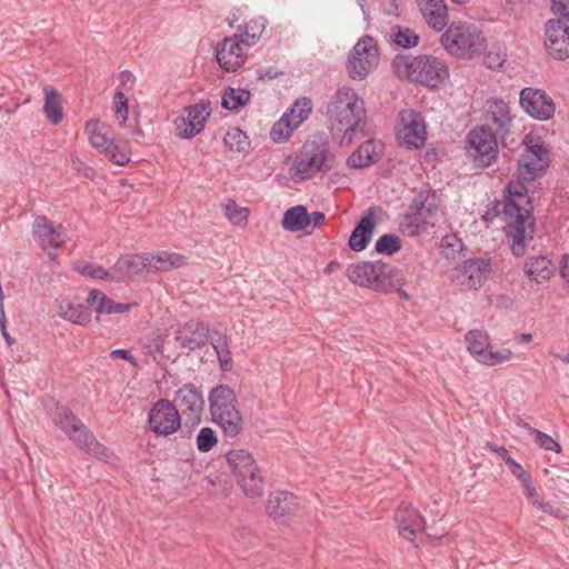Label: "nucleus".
Returning <instances> with one entry per match:
<instances>
[{
    "mask_svg": "<svg viewBox=\"0 0 569 569\" xmlns=\"http://www.w3.org/2000/svg\"><path fill=\"white\" fill-rule=\"evenodd\" d=\"M326 117L330 123L332 138L341 148L349 147L359 133H365L367 110L365 101L355 89L339 88L326 106Z\"/></svg>",
    "mask_w": 569,
    "mask_h": 569,
    "instance_id": "obj_1",
    "label": "nucleus"
},
{
    "mask_svg": "<svg viewBox=\"0 0 569 569\" xmlns=\"http://www.w3.org/2000/svg\"><path fill=\"white\" fill-rule=\"evenodd\" d=\"M518 177L517 181L507 184V194L503 197V211L506 216V234L510 249L515 256L521 257L526 253L529 242L533 238L535 219L532 207L528 198V189L525 182Z\"/></svg>",
    "mask_w": 569,
    "mask_h": 569,
    "instance_id": "obj_2",
    "label": "nucleus"
},
{
    "mask_svg": "<svg viewBox=\"0 0 569 569\" xmlns=\"http://www.w3.org/2000/svg\"><path fill=\"white\" fill-rule=\"evenodd\" d=\"M208 401L212 421L224 436L237 437L242 430L243 419L234 391L228 385H219L210 390Z\"/></svg>",
    "mask_w": 569,
    "mask_h": 569,
    "instance_id": "obj_3",
    "label": "nucleus"
},
{
    "mask_svg": "<svg viewBox=\"0 0 569 569\" xmlns=\"http://www.w3.org/2000/svg\"><path fill=\"white\" fill-rule=\"evenodd\" d=\"M347 277L355 284L385 293L396 290L401 281L393 266L381 262L352 263L347 268Z\"/></svg>",
    "mask_w": 569,
    "mask_h": 569,
    "instance_id": "obj_4",
    "label": "nucleus"
},
{
    "mask_svg": "<svg viewBox=\"0 0 569 569\" xmlns=\"http://www.w3.org/2000/svg\"><path fill=\"white\" fill-rule=\"evenodd\" d=\"M333 167V157L325 139L315 136L307 140L292 164V176L300 180L312 178L318 172L330 171Z\"/></svg>",
    "mask_w": 569,
    "mask_h": 569,
    "instance_id": "obj_5",
    "label": "nucleus"
},
{
    "mask_svg": "<svg viewBox=\"0 0 569 569\" xmlns=\"http://www.w3.org/2000/svg\"><path fill=\"white\" fill-rule=\"evenodd\" d=\"M52 419L56 426L63 431L77 447L101 460L107 461L110 458L108 449L98 442L84 423L77 418L68 407L57 406Z\"/></svg>",
    "mask_w": 569,
    "mask_h": 569,
    "instance_id": "obj_6",
    "label": "nucleus"
},
{
    "mask_svg": "<svg viewBox=\"0 0 569 569\" xmlns=\"http://www.w3.org/2000/svg\"><path fill=\"white\" fill-rule=\"evenodd\" d=\"M227 463L246 496L259 497L263 492V477L253 456L243 449H232L226 455Z\"/></svg>",
    "mask_w": 569,
    "mask_h": 569,
    "instance_id": "obj_7",
    "label": "nucleus"
},
{
    "mask_svg": "<svg viewBox=\"0 0 569 569\" xmlns=\"http://www.w3.org/2000/svg\"><path fill=\"white\" fill-rule=\"evenodd\" d=\"M442 47L457 58L479 56L486 48V39L476 27L452 23L440 38Z\"/></svg>",
    "mask_w": 569,
    "mask_h": 569,
    "instance_id": "obj_8",
    "label": "nucleus"
},
{
    "mask_svg": "<svg viewBox=\"0 0 569 569\" xmlns=\"http://www.w3.org/2000/svg\"><path fill=\"white\" fill-rule=\"evenodd\" d=\"M407 78L416 83L436 89L449 79L446 62L433 56H417L405 62Z\"/></svg>",
    "mask_w": 569,
    "mask_h": 569,
    "instance_id": "obj_9",
    "label": "nucleus"
},
{
    "mask_svg": "<svg viewBox=\"0 0 569 569\" xmlns=\"http://www.w3.org/2000/svg\"><path fill=\"white\" fill-rule=\"evenodd\" d=\"M84 131L90 144L102 152L111 162L124 166L130 161V153L126 146H119L110 136V128L99 119L86 122Z\"/></svg>",
    "mask_w": 569,
    "mask_h": 569,
    "instance_id": "obj_10",
    "label": "nucleus"
},
{
    "mask_svg": "<svg viewBox=\"0 0 569 569\" xmlns=\"http://www.w3.org/2000/svg\"><path fill=\"white\" fill-rule=\"evenodd\" d=\"M379 63V52L373 38L362 37L353 47L347 61V70L352 80H363Z\"/></svg>",
    "mask_w": 569,
    "mask_h": 569,
    "instance_id": "obj_11",
    "label": "nucleus"
},
{
    "mask_svg": "<svg viewBox=\"0 0 569 569\" xmlns=\"http://www.w3.org/2000/svg\"><path fill=\"white\" fill-rule=\"evenodd\" d=\"M311 111L312 101L310 98L301 97L297 99L272 126L270 130L271 140L277 143L287 141L293 131L308 119Z\"/></svg>",
    "mask_w": 569,
    "mask_h": 569,
    "instance_id": "obj_12",
    "label": "nucleus"
},
{
    "mask_svg": "<svg viewBox=\"0 0 569 569\" xmlns=\"http://www.w3.org/2000/svg\"><path fill=\"white\" fill-rule=\"evenodd\" d=\"M467 151L478 167H488L497 158L498 142L493 131L486 127H476L467 136Z\"/></svg>",
    "mask_w": 569,
    "mask_h": 569,
    "instance_id": "obj_13",
    "label": "nucleus"
},
{
    "mask_svg": "<svg viewBox=\"0 0 569 569\" xmlns=\"http://www.w3.org/2000/svg\"><path fill=\"white\" fill-rule=\"evenodd\" d=\"M400 123L396 134L399 143L408 149H420L427 140V126L423 116L413 110L406 109L399 112Z\"/></svg>",
    "mask_w": 569,
    "mask_h": 569,
    "instance_id": "obj_14",
    "label": "nucleus"
},
{
    "mask_svg": "<svg viewBox=\"0 0 569 569\" xmlns=\"http://www.w3.org/2000/svg\"><path fill=\"white\" fill-rule=\"evenodd\" d=\"M211 114V103L208 100L183 108L181 114L174 121L176 136L182 139H191L199 134Z\"/></svg>",
    "mask_w": 569,
    "mask_h": 569,
    "instance_id": "obj_15",
    "label": "nucleus"
},
{
    "mask_svg": "<svg viewBox=\"0 0 569 569\" xmlns=\"http://www.w3.org/2000/svg\"><path fill=\"white\" fill-rule=\"evenodd\" d=\"M150 430L159 437L176 433L181 427V418L177 406L167 399H159L148 413Z\"/></svg>",
    "mask_w": 569,
    "mask_h": 569,
    "instance_id": "obj_16",
    "label": "nucleus"
},
{
    "mask_svg": "<svg viewBox=\"0 0 569 569\" xmlns=\"http://www.w3.org/2000/svg\"><path fill=\"white\" fill-rule=\"evenodd\" d=\"M241 37V33H233L216 46L217 62L227 72H236L247 60V51L251 47Z\"/></svg>",
    "mask_w": 569,
    "mask_h": 569,
    "instance_id": "obj_17",
    "label": "nucleus"
},
{
    "mask_svg": "<svg viewBox=\"0 0 569 569\" xmlns=\"http://www.w3.org/2000/svg\"><path fill=\"white\" fill-rule=\"evenodd\" d=\"M519 103L526 113L539 121L549 120L556 111L552 99L545 90L538 88H523L520 91Z\"/></svg>",
    "mask_w": 569,
    "mask_h": 569,
    "instance_id": "obj_18",
    "label": "nucleus"
},
{
    "mask_svg": "<svg viewBox=\"0 0 569 569\" xmlns=\"http://www.w3.org/2000/svg\"><path fill=\"white\" fill-rule=\"evenodd\" d=\"M490 271V264L485 259H469L457 264L450 271V279L459 286L476 289L481 286Z\"/></svg>",
    "mask_w": 569,
    "mask_h": 569,
    "instance_id": "obj_19",
    "label": "nucleus"
},
{
    "mask_svg": "<svg viewBox=\"0 0 569 569\" xmlns=\"http://www.w3.org/2000/svg\"><path fill=\"white\" fill-rule=\"evenodd\" d=\"M34 240L43 249H58L67 239V230L61 223H56L43 216H38L32 224Z\"/></svg>",
    "mask_w": 569,
    "mask_h": 569,
    "instance_id": "obj_20",
    "label": "nucleus"
},
{
    "mask_svg": "<svg viewBox=\"0 0 569 569\" xmlns=\"http://www.w3.org/2000/svg\"><path fill=\"white\" fill-rule=\"evenodd\" d=\"M421 196L412 202L401 221L402 230L411 237L420 234L437 212V206L422 201Z\"/></svg>",
    "mask_w": 569,
    "mask_h": 569,
    "instance_id": "obj_21",
    "label": "nucleus"
},
{
    "mask_svg": "<svg viewBox=\"0 0 569 569\" xmlns=\"http://www.w3.org/2000/svg\"><path fill=\"white\" fill-rule=\"evenodd\" d=\"M548 163V150L542 144L527 146L518 163L517 177L522 180H535L547 169Z\"/></svg>",
    "mask_w": 569,
    "mask_h": 569,
    "instance_id": "obj_22",
    "label": "nucleus"
},
{
    "mask_svg": "<svg viewBox=\"0 0 569 569\" xmlns=\"http://www.w3.org/2000/svg\"><path fill=\"white\" fill-rule=\"evenodd\" d=\"M546 47L550 56L563 60L569 57V26L559 19L546 23Z\"/></svg>",
    "mask_w": 569,
    "mask_h": 569,
    "instance_id": "obj_23",
    "label": "nucleus"
},
{
    "mask_svg": "<svg viewBox=\"0 0 569 569\" xmlns=\"http://www.w3.org/2000/svg\"><path fill=\"white\" fill-rule=\"evenodd\" d=\"M396 521L399 533L411 542H415L418 536L423 535L425 520L410 503L402 502L399 506Z\"/></svg>",
    "mask_w": 569,
    "mask_h": 569,
    "instance_id": "obj_24",
    "label": "nucleus"
},
{
    "mask_svg": "<svg viewBox=\"0 0 569 569\" xmlns=\"http://www.w3.org/2000/svg\"><path fill=\"white\" fill-rule=\"evenodd\" d=\"M174 402L191 419L199 420L204 407L202 392L192 383L180 387L174 395Z\"/></svg>",
    "mask_w": 569,
    "mask_h": 569,
    "instance_id": "obj_25",
    "label": "nucleus"
},
{
    "mask_svg": "<svg viewBox=\"0 0 569 569\" xmlns=\"http://www.w3.org/2000/svg\"><path fill=\"white\" fill-rule=\"evenodd\" d=\"M416 2L429 28L440 32L447 27L449 16L445 0H416Z\"/></svg>",
    "mask_w": 569,
    "mask_h": 569,
    "instance_id": "obj_26",
    "label": "nucleus"
},
{
    "mask_svg": "<svg viewBox=\"0 0 569 569\" xmlns=\"http://www.w3.org/2000/svg\"><path fill=\"white\" fill-rule=\"evenodd\" d=\"M209 339V329L202 322L197 320L188 321L178 330L176 340L181 347L189 350H196L203 347Z\"/></svg>",
    "mask_w": 569,
    "mask_h": 569,
    "instance_id": "obj_27",
    "label": "nucleus"
},
{
    "mask_svg": "<svg viewBox=\"0 0 569 569\" xmlns=\"http://www.w3.org/2000/svg\"><path fill=\"white\" fill-rule=\"evenodd\" d=\"M148 253L126 254L120 257L112 267V271L122 278L132 279L143 272H150Z\"/></svg>",
    "mask_w": 569,
    "mask_h": 569,
    "instance_id": "obj_28",
    "label": "nucleus"
},
{
    "mask_svg": "<svg viewBox=\"0 0 569 569\" xmlns=\"http://www.w3.org/2000/svg\"><path fill=\"white\" fill-rule=\"evenodd\" d=\"M382 144L376 140H367L347 159V164L353 169L368 167L379 159Z\"/></svg>",
    "mask_w": 569,
    "mask_h": 569,
    "instance_id": "obj_29",
    "label": "nucleus"
},
{
    "mask_svg": "<svg viewBox=\"0 0 569 569\" xmlns=\"http://www.w3.org/2000/svg\"><path fill=\"white\" fill-rule=\"evenodd\" d=\"M87 301L90 306L94 307L97 315L124 313L132 307L131 303H119L111 300L106 293L98 289L90 290Z\"/></svg>",
    "mask_w": 569,
    "mask_h": 569,
    "instance_id": "obj_30",
    "label": "nucleus"
},
{
    "mask_svg": "<svg viewBox=\"0 0 569 569\" xmlns=\"http://www.w3.org/2000/svg\"><path fill=\"white\" fill-rule=\"evenodd\" d=\"M555 272V266L546 256L530 257L525 263V273L536 282H547Z\"/></svg>",
    "mask_w": 569,
    "mask_h": 569,
    "instance_id": "obj_31",
    "label": "nucleus"
},
{
    "mask_svg": "<svg viewBox=\"0 0 569 569\" xmlns=\"http://www.w3.org/2000/svg\"><path fill=\"white\" fill-rule=\"evenodd\" d=\"M487 120L497 126V130L506 133L511 122L509 104L502 99H491L487 102Z\"/></svg>",
    "mask_w": 569,
    "mask_h": 569,
    "instance_id": "obj_32",
    "label": "nucleus"
},
{
    "mask_svg": "<svg viewBox=\"0 0 569 569\" xmlns=\"http://www.w3.org/2000/svg\"><path fill=\"white\" fill-rule=\"evenodd\" d=\"M148 259L151 264L150 272H164L187 263V258L183 254L169 251L148 253Z\"/></svg>",
    "mask_w": 569,
    "mask_h": 569,
    "instance_id": "obj_33",
    "label": "nucleus"
},
{
    "mask_svg": "<svg viewBox=\"0 0 569 569\" xmlns=\"http://www.w3.org/2000/svg\"><path fill=\"white\" fill-rule=\"evenodd\" d=\"M373 229V218L370 214L365 216L352 231L349 238V247L353 251L365 250L371 240Z\"/></svg>",
    "mask_w": 569,
    "mask_h": 569,
    "instance_id": "obj_34",
    "label": "nucleus"
},
{
    "mask_svg": "<svg viewBox=\"0 0 569 569\" xmlns=\"http://www.w3.org/2000/svg\"><path fill=\"white\" fill-rule=\"evenodd\" d=\"M468 352L479 362L490 347V336L481 329L469 330L465 335Z\"/></svg>",
    "mask_w": 569,
    "mask_h": 569,
    "instance_id": "obj_35",
    "label": "nucleus"
},
{
    "mask_svg": "<svg viewBox=\"0 0 569 569\" xmlns=\"http://www.w3.org/2000/svg\"><path fill=\"white\" fill-rule=\"evenodd\" d=\"M308 211L303 206H295L283 213L282 228L287 231L298 232L308 230Z\"/></svg>",
    "mask_w": 569,
    "mask_h": 569,
    "instance_id": "obj_36",
    "label": "nucleus"
},
{
    "mask_svg": "<svg viewBox=\"0 0 569 569\" xmlns=\"http://www.w3.org/2000/svg\"><path fill=\"white\" fill-rule=\"evenodd\" d=\"M293 499L295 497L290 492L279 491L271 493L267 503L268 513L274 519L284 517L291 511Z\"/></svg>",
    "mask_w": 569,
    "mask_h": 569,
    "instance_id": "obj_37",
    "label": "nucleus"
},
{
    "mask_svg": "<svg viewBox=\"0 0 569 569\" xmlns=\"http://www.w3.org/2000/svg\"><path fill=\"white\" fill-rule=\"evenodd\" d=\"M250 99L251 92L248 89L228 87L222 93L221 106L223 109L238 111L247 106Z\"/></svg>",
    "mask_w": 569,
    "mask_h": 569,
    "instance_id": "obj_38",
    "label": "nucleus"
},
{
    "mask_svg": "<svg viewBox=\"0 0 569 569\" xmlns=\"http://www.w3.org/2000/svg\"><path fill=\"white\" fill-rule=\"evenodd\" d=\"M267 27V20L262 17L252 18L246 21L243 24L237 27L234 33H241L242 39L247 44L253 47L261 38Z\"/></svg>",
    "mask_w": 569,
    "mask_h": 569,
    "instance_id": "obj_39",
    "label": "nucleus"
},
{
    "mask_svg": "<svg viewBox=\"0 0 569 569\" xmlns=\"http://www.w3.org/2000/svg\"><path fill=\"white\" fill-rule=\"evenodd\" d=\"M43 112L52 124L60 123L63 118L59 93L53 87L44 88Z\"/></svg>",
    "mask_w": 569,
    "mask_h": 569,
    "instance_id": "obj_40",
    "label": "nucleus"
},
{
    "mask_svg": "<svg viewBox=\"0 0 569 569\" xmlns=\"http://www.w3.org/2000/svg\"><path fill=\"white\" fill-rule=\"evenodd\" d=\"M59 315L66 320L80 326H86L91 320V315L88 311V308L81 303H61Z\"/></svg>",
    "mask_w": 569,
    "mask_h": 569,
    "instance_id": "obj_41",
    "label": "nucleus"
},
{
    "mask_svg": "<svg viewBox=\"0 0 569 569\" xmlns=\"http://www.w3.org/2000/svg\"><path fill=\"white\" fill-rule=\"evenodd\" d=\"M211 346L217 353L220 369L224 372L230 371L233 367V361L228 347L227 337L221 333H214L211 337Z\"/></svg>",
    "mask_w": 569,
    "mask_h": 569,
    "instance_id": "obj_42",
    "label": "nucleus"
},
{
    "mask_svg": "<svg viewBox=\"0 0 569 569\" xmlns=\"http://www.w3.org/2000/svg\"><path fill=\"white\" fill-rule=\"evenodd\" d=\"M389 37L396 46L403 49L415 48L419 43V36L408 27L392 26Z\"/></svg>",
    "mask_w": 569,
    "mask_h": 569,
    "instance_id": "obj_43",
    "label": "nucleus"
},
{
    "mask_svg": "<svg viewBox=\"0 0 569 569\" xmlns=\"http://www.w3.org/2000/svg\"><path fill=\"white\" fill-rule=\"evenodd\" d=\"M223 141L228 149L236 152H246L250 147L247 134L239 128L230 129L226 133Z\"/></svg>",
    "mask_w": 569,
    "mask_h": 569,
    "instance_id": "obj_44",
    "label": "nucleus"
},
{
    "mask_svg": "<svg viewBox=\"0 0 569 569\" xmlns=\"http://www.w3.org/2000/svg\"><path fill=\"white\" fill-rule=\"evenodd\" d=\"M512 357L513 352L511 349L505 348L501 350H493L490 346L479 363L488 367H495L511 360Z\"/></svg>",
    "mask_w": 569,
    "mask_h": 569,
    "instance_id": "obj_45",
    "label": "nucleus"
},
{
    "mask_svg": "<svg viewBox=\"0 0 569 569\" xmlns=\"http://www.w3.org/2000/svg\"><path fill=\"white\" fill-rule=\"evenodd\" d=\"M218 443L217 432L210 427H203L199 430L196 438V446L200 452H209Z\"/></svg>",
    "mask_w": 569,
    "mask_h": 569,
    "instance_id": "obj_46",
    "label": "nucleus"
},
{
    "mask_svg": "<svg viewBox=\"0 0 569 569\" xmlns=\"http://www.w3.org/2000/svg\"><path fill=\"white\" fill-rule=\"evenodd\" d=\"M224 213L229 221L234 226H243L248 220V209L238 206L234 201H229L224 206Z\"/></svg>",
    "mask_w": 569,
    "mask_h": 569,
    "instance_id": "obj_47",
    "label": "nucleus"
},
{
    "mask_svg": "<svg viewBox=\"0 0 569 569\" xmlns=\"http://www.w3.org/2000/svg\"><path fill=\"white\" fill-rule=\"evenodd\" d=\"M113 100L116 120L120 128H126L129 112L128 99L122 91L118 90L114 93Z\"/></svg>",
    "mask_w": 569,
    "mask_h": 569,
    "instance_id": "obj_48",
    "label": "nucleus"
},
{
    "mask_svg": "<svg viewBox=\"0 0 569 569\" xmlns=\"http://www.w3.org/2000/svg\"><path fill=\"white\" fill-rule=\"evenodd\" d=\"M441 249L448 260H455L461 252L462 242L455 234H448L441 240Z\"/></svg>",
    "mask_w": 569,
    "mask_h": 569,
    "instance_id": "obj_49",
    "label": "nucleus"
},
{
    "mask_svg": "<svg viewBox=\"0 0 569 569\" xmlns=\"http://www.w3.org/2000/svg\"><path fill=\"white\" fill-rule=\"evenodd\" d=\"M375 248L379 253L392 254L400 249V240L397 236L387 233L377 240Z\"/></svg>",
    "mask_w": 569,
    "mask_h": 569,
    "instance_id": "obj_50",
    "label": "nucleus"
},
{
    "mask_svg": "<svg viewBox=\"0 0 569 569\" xmlns=\"http://www.w3.org/2000/svg\"><path fill=\"white\" fill-rule=\"evenodd\" d=\"M76 270L81 274H86L94 279H112L111 273L103 269L101 266H97L84 261L78 262L76 264Z\"/></svg>",
    "mask_w": 569,
    "mask_h": 569,
    "instance_id": "obj_51",
    "label": "nucleus"
},
{
    "mask_svg": "<svg viewBox=\"0 0 569 569\" xmlns=\"http://www.w3.org/2000/svg\"><path fill=\"white\" fill-rule=\"evenodd\" d=\"M528 429L531 433L535 435V441L540 446V448L545 450L560 452V445L556 440H553L549 435L532 427H529Z\"/></svg>",
    "mask_w": 569,
    "mask_h": 569,
    "instance_id": "obj_52",
    "label": "nucleus"
},
{
    "mask_svg": "<svg viewBox=\"0 0 569 569\" xmlns=\"http://www.w3.org/2000/svg\"><path fill=\"white\" fill-rule=\"evenodd\" d=\"M506 62V54L500 50H490L485 56V63L489 69H499Z\"/></svg>",
    "mask_w": 569,
    "mask_h": 569,
    "instance_id": "obj_53",
    "label": "nucleus"
},
{
    "mask_svg": "<svg viewBox=\"0 0 569 569\" xmlns=\"http://www.w3.org/2000/svg\"><path fill=\"white\" fill-rule=\"evenodd\" d=\"M503 206H505V202L502 200L500 201H496L493 203V206L488 209L486 211V213L483 214L482 219L489 223L491 222L495 218L497 217H501L502 221L506 223V216H505V211L502 210L503 209Z\"/></svg>",
    "mask_w": 569,
    "mask_h": 569,
    "instance_id": "obj_54",
    "label": "nucleus"
},
{
    "mask_svg": "<svg viewBox=\"0 0 569 569\" xmlns=\"http://www.w3.org/2000/svg\"><path fill=\"white\" fill-rule=\"evenodd\" d=\"M530 503L541 510L545 513H549L556 517L560 516V510L552 507L550 503L545 502L539 496L530 500Z\"/></svg>",
    "mask_w": 569,
    "mask_h": 569,
    "instance_id": "obj_55",
    "label": "nucleus"
},
{
    "mask_svg": "<svg viewBox=\"0 0 569 569\" xmlns=\"http://www.w3.org/2000/svg\"><path fill=\"white\" fill-rule=\"evenodd\" d=\"M552 10L556 14L569 21V0H552Z\"/></svg>",
    "mask_w": 569,
    "mask_h": 569,
    "instance_id": "obj_56",
    "label": "nucleus"
},
{
    "mask_svg": "<svg viewBox=\"0 0 569 569\" xmlns=\"http://www.w3.org/2000/svg\"><path fill=\"white\" fill-rule=\"evenodd\" d=\"M511 473L520 481V485L528 482L530 479L529 475L525 471L521 465L513 466L510 470Z\"/></svg>",
    "mask_w": 569,
    "mask_h": 569,
    "instance_id": "obj_57",
    "label": "nucleus"
},
{
    "mask_svg": "<svg viewBox=\"0 0 569 569\" xmlns=\"http://www.w3.org/2000/svg\"><path fill=\"white\" fill-rule=\"evenodd\" d=\"M308 228H311V230H309L311 232L325 220V214L320 211H315L311 214L308 213Z\"/></svg>",
    "mask_w": 569,
    "mask_h": 569,
    "instance_id": "obj_58",
    "label": "nucleus"
},
{
    "mask_svg": "<svg viewBox=\"0 0 569 569\" xmlns=\"http://www.w3.org/2000/svg\"><path fill=\"white\" fill-rule=\"evenodd\" d=\"M560 276L569 287V254L563 256L560 261Z\"/></svg>",
    "mask_w": 569,
    "mask_h": 569,
    "instance_id": "obj_59",
    "label": "nucleus"
},
{
    "mask_svg": "<svg viewBox=\"0 0 569 569\" xmlns=\"http://www.w3.org/2000/svg\"><path fill=\"white\" fill-rule=\"evenodd\" d=\"M120 82L126 88H132L136 82V77L132 72L124 70L120 73Z\"/></svg>",
    "mask_w": 569,
    "mask_h": 569,
    "instance_id": "obj_60",
    "label": "nucleus"
},
{
    "mask_svg": "<svg viewBox=\"0 0 569 569\" xmlns=\"http://www.w3.org/2000/svg\"><path fill=\"white\" fill-rule=\"evenodd\" d=\"M521 488H522V492L523 495L526 496V498L530 501L532 499H535L536 497H538V492L536 490V488L533 487V485L531 483V480H529L528 482L521 485Z\"/></svg>",
    "mask_w": 569,
    "mask_h": 569,
    "instance_id": "obj_61",
    "label": "nucleus"
},
{
    "mask_svg": "<svg viewBox=\"0 0 569 569\" xmlns=\"http://www.w3.org/2000/svg\"><path fill=\"white\" fill-rule=\"evenodd\" d=\"M110 356L112 358H119V359H123V360H127L129 361L130 363H133L134 365V359L133 357L130 355L129 350H126V349H114L111 351Z\"/></svg>",
    "mask_w": 569,
    "mask_h": 569,
    "instance_id": "obj_62",
    "label": "nucleus"
},
{
    "mask_svg": "<svg viewBox=\"0 0 569 569\" xmlns=\"http://www.w3.org/2000/svg\"><path fill=\"white\" fill-rule=\"evenodd\" d=\"M258 79L264 80V79H274L278 76V72H273L269 69H259L257 71Z\"/></svg>",
    "mask_w": 569,
    "mask_h": 569,
    "instance_id": "obj_63",
    "label": "nucleus"
},
{
    "mask_svg": "<svg viewBox=\"0 0 569 569\" xmlns=\"http://www.w3.org/2000/svg\"><path fill=\"white\" fill-rule=\"evenodd\" d=\"M503 452L502 459L508 465L510 470L513 468V466H517L518 462L509 455L508 450H501Z\"/></svg>",
    "mask_w": 569,
    "mask_h": 569,
    "instance_id": "obj_64",
    "label": "nucleus"
}]
</instances>
